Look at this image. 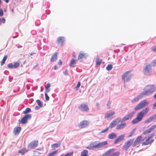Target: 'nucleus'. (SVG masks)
I'll return each instance as SVG.
<instances>
[{"mask_svg": "<svg viewBox=\"0 0 156 156\" xmlns=\"http://www.w3.org/2000/svg\"><path fill=\"white\" fill-rule=\"evenodd\" d=\"M108 138L110 139L115 138L117 137L116 134L114 133H112L108 135Z\"/></svg>", "mask_w": 156, "mask_h": 156, "instance_id": "obj_23", "label": "nucleus"}, {"mask_svg": "<svg viewBox=\"0 0 156 156\" xmlns=\"http://www.w3.org/2000/svg\"><path fill=\"white\" fill-rule=\"evenodd\" d=\"M31 111V109L29 108H27L23 112L24 114H26L27 113L30 112Z\"/></svg>", "mask_w": 156, "mask_h": 156, "instance_id": "obj_30", "label": "nucleus"}, {"mask_svg": "<svg viewBox=\"0 0 156 156\" xmlns=\"http://www.w3.org/2000/svg\"><path fill=\"white\" fill-rule=\"evenodd\" d=\"M21 128L20 127H15L13 130V133L15 135H18L20 132Z\"/></svg>", "mask_w": 156, "mask_h": 156, "instance_id": "obj_20", "label": "nucleus"}, {"mask_svg": "<svg viewBox=\"0 0 156 156\" xmlns=\"http://www.w3.org/2000/svg\"><path fill=\"white\" fill-rule=\"evenodd\" d=\"M38 141H34L30 142L28 145L29 148H34L36 147L38 145Z\"/></svg>", "mask_w": 156, "mask_h": 156, "instance_id": "obj_12", "label": "nucleus"}, {"mask_svg": "<svg viewBox=\"0 0 156 156\" xmlns=\"http://www.w3.org/2000/svg\"><path fill=\"white\" fill-rule=\"evenodd\" d=\"M154 140H151L150 141V143H152V142H153Z\"/></svg>", "mask_w": 156, "mask_h": 156, "instance_id": "obj_62", "label": "nucleus"}, {"mask_svg": "<svg viewBox=\"0 0 156 156\" xmlns=\"http://www.w3.org/2000/svg\"><path fill=\"white\" fill-rule=\"evenodd\" d=\"M31 117L30 114H27L25 115L21 119V122L22 124L25 123L27 120L28 119H30Z\"/></svg>", "mask_w": 156, "mask_h": 156, "instance_id": "obj_14", "label": "nucleus"}, {"mask_svg": "<svg viewBox=\"0 0 156 156\" xmlns=\"http://www.w3.org/2000/svg\"><path fill=\"white\" fill-rule=\"evenodd\" d=\"M130 71H128L125 72L122 76V79L123 80L124 83L129 81L131 78L132 75L130 74Z\"/></svg>", "mask_w": 156, "mask_h": 156, "instance_id": "obj_5", "label": "nucleus"}, {"mask_svg": "<svg viewBox=\"0 0 156 156\" xmlns=\"http://www.w3.org/2000/svg\"><path fill=\"white\" fill-rule=\"evenodd\" d=\"M73 56L74 57H76V56L75 55V53L74 52L73 53Z\"/></svg>", "mask_w": 156, "mask_h": 156, "instance_id": "obj_59", "label": "nucleus"}, {"mask_svg": "<svg viewBox=\"0 0 156 156\" xmlns=\"http://www.w3.org/2000/svg\"><path fill=\"white\" fill-rule=\"evenodd\" d=\"M64 40V38L63 37H59L58 38V41L59 43L62 42Z\"/></svg>", "mask_w": 156, "mask_h": 156, "instance_id": "obj_34", "label": "nucleus"}, {"mask_svg": "<svg viewBox=\"0 0 156 156\" xmlns=\"http://www.w3.org/2000/svg\"><path fill=\"white\" fill-rule=\"evenodd\" d=\"M109 129V128H108V127L106 129H105L104 130L101 131L100 132V133H105V132L107 131Z\"/></svg>", "mask_w": 156, "mask_h": 156, "instance_id": "obj_46", "label": "nucleus"}, {"mask_svg": "<svg viewBox=\"0 0 156 156\" xmlns=\"http://www.w3.org/2000/svg\"><path fill=\"white\" fill-rule=\"evenodd\" d=\"M156 126L155 125H153L151 127L145 130L143 134L146 135L152 131L155 128Z\"/></svg>", "mask_w": 156, "mask_h": 156, "instance_id": "obj_15", "label": "nucleus"}, {"mask_svg": "<svg viewBox=\"0 0 156 156\" xmlns=\"http://www.w3.org/2000/svg\"><path fill=\"white\" fill-rule=\"evenodd\" d=\"M135 113V112H133L129 113L128 115L124 116L122 119V121H125L128 120L129 119L132 118L133 117Z\"/></svg>", "mask_w": 156, "mask_h": 156, "instance_id": "obj_11", "label": "nucleus"}, {"mask_svg": "<svg viewBox=\"0 0 156 156\" xmlns=\"http://www.w3.org/2000/svg\"><path fill=\"white\" fill-rule=\"evenodd\" d=\"M152 51L154 52H156V46L152 48Z\"/></svg>", "mask_w": 156, "mask_h": 156, "instance_id": "obj_52", "label": "nucleus"}, {"mask_svg": "<svg viewBox=\"0 0 156 156\" xmlns=\"http://www.w3.org/2000/svg\"><path fill=\"white\" fill-rule=\"evenodd\" d=\"M45 100L46 101H48L49 100V97L47 93H45Z\"/></svg>", "mask_w": 156, "mask_h": 156, "instance_id": "obj_41", "label": "nucleus"}, {"mask_svg": "<svg viewBox=\"0 0 156 156\" xmlns=\"http://www.w3.org/2000/svg\"><path fill=\"white\" fill-rule=\"evenodd\" d=\"M154 98L156 99V93L154 94Z\"/></svg>", "mask_w": 156, "mask_h": 156, "instance_id": "obj_64", "label": "nucleus"}, {"mask_svg": "<svg viewBox=\"0 0 156 156\" xmlns=\"http://www.w3.org/2000/svg\"><path fill=\"white\" fill-rule=\"evenodd\" d=\"M107 108L108 109H109L111 108V102L109 101H108L107 104Z\"/></svg>", "mask_w": 156, "mask_h": 156, "instance_id": "obj_40", "label": "nucleus"}, {"mask_svg": "<svg viewBox=\"0 0 156 156\" xmlns=\"http://www.w3.org/2000/svg\"><path fill=\"white\" fill-rule=\"evenodd\" d=\"M1 21L3 23H5V19L4 18L1 19Z\"/></svg>", "mask_w": 156, "mask_h": 156, "instance_id": "obj_53", "label": "nucleus"}, {"mask_svg": "<svg viewBox=\"0 0 156 156\" xmlns=\"http://www.w3.org/2000/svg\"><path fill=\"white\" fill-rule=\"evenodd\" d=\"M142 138V137L141 136H138L134 141V144L133 145V147H135L141 141Z\"/></svg>", "mask_w": 156, "mask_h": 156, "instance_id": "obj_19", "label": "nucleus"}, {"mask_svg": "<svg viewBox=\"0 0 156 156\" xmlns=\"http://www.w3.org/2000/svg\"><path fill=\"white\" fill-rule=\"evenodd\" d=\"M60 145V144L56 143L52 144L51 146V148L52 149L54 150L55 148L58 147Z\"/></svg>", "mask_w": 156, "mask_h": 156, "instance_id": "obj_28", "label": "nucleus"}, {"mask_svg": "<svg viewBox=\"0 0 156 156\" xmlns=\"http://www.w3.org/2000/svg\"><path fill=\"white\" fill-rule=\"evenodd\" d=\"M156 118V114L152 115L149 117L144 122L145 124H147L149 122H152L154 119Z\"/></svg>", "mask_w": 156, "mask_h": 156, "instance_id": "obj_17", "label": "nucleus"}, {"mask_svg": "<svg viewBox=\"0 0 156 156\" xmlns=\"http://www.w3.org/2000/svg\"><path fill=\"white\" fill-rule=\"evenodd\" d=\"M151 65L147 64L146 65L143 69V72L146 75H149L150 74L151 72Z\"/></svg>", "mask_w": 156, "mask_h": 156, "instance_id": "obj_6", "label": "nucleus"}, {"mask_svg": "<svg viewBox=\"0 0 156 156\" xmlns=\"http://www.w3.org/2000/svg\"><path fill=\"white\" fill-rule=\"evenodd\" d=\"M85 54L80 52L79 54L78 59H79L83 58V56L85 55Z\"/></svg>", "mask_w": 156, "mask_h": 156, "instance_id": "obj_32", "label": "nucleus"}, {"mask_svg": "<svg viewBox=\"0 0 156 156\" xmlns=\"http://www.w3.org/2000/svg\"><path fill=\"white\" fill-rule=\"evenodd\" d=\"M125 137V136L124 134L121 135L119 136L115 141L114 143L115 144H117L118 143L123 140Z\"/></svg>", "mask_w": 156, "mask_h": 156, "instance_id": "obj_16", "label": "nucleus"}, {"mask_svg": "<svg viewBox=\"0 0 156 156\" xmlns=\"http://www.w3.org/2000/svg\"><path fill=\"white\" fill-rule=\"evenodd\" d=\"M5 1L6 3H8L9 1V0H5Z\"/></svg>", "mask_w": 156, "mask_h": 156, "instance_id": "obj_63", "label": "nucleus"}, {"mask_svg": "<svg viewBox=\"0 0 156 156\" xmlns=\"http://www.w3.org/2000/svg\"><path fill=\"white\" fill-rule=\"evenodd\" d=\"M96 64L99 66L102 62V60L101 59H99L98 57L97 56L96 58Z\"/></svg>", "mask_w": 156, "mask_h": 156, "instance_id": "obj_25", "label": "nucleus"}, {"mask_svg": "<svg viewBox=\"0 0 156 156\" xmlns=\"http://www.w3.org/2000/svg\"><path fill=\"white\" fill-rule=\"evenodd\" d=\"M73 154V152H70L66 154L64 156H70Z\"/></svg>", "mask_w": 156, "mask_h": 156, "instance_id": "obj_48", "label": "nucleus"}, {"mask_svg": "<svg viewBox=\"0 0 156 156\" xmlns=\"http://www.w3.org/2000/svg\"><path fill=\"white\" fill-rule=\"evenodd\" d=\"M81 85V83L80 82H79L78 83V84L75 87V88L76 89V90H78L79 88L80 87Z\"/></svg>", "mask_w": 156, "mask_h": 156, "instance_id": "obj_38", "label": "nucleus"}, {"mask_svg": "<svg viewBox=\"0 0 156 156\" xmlns=\"http://www.w3.org/2000/svg\"><path fill=\"white\" fill-rule=\"evenodd\" d=\"M25 151L24 149H21L19 151V153H21L23 155L25 153Z\"/></svg>", "mask_w": 156, "mask_h": 156, "instance_id": "obj_44", "label": "nucleus"}, {"mask_svg": "<svg viewBox=\"0 0 156 156\" xmlns=\"http://www.w3.org/2000/svg\"><path fill=\"white\" fill-rule=\"evenodd\" d=\"M20 64L18 62L15 63L14 65H13V69H16L19 66Z\"/></svg>", "mask_w": 156, "mask_h": 156, "instance_id": "obj_37", "label": "nucleus"}, {"mask_svg": "<svg viewBox=\"0 0 156 156\" xmlns=\"http://www.w3.org/2000/svg\"><path fill=\"white\" fill-rule=\"evenodd\" d=\"M35 54V53H31L30 54V55H29V54H28V56H30V55H32L33 54Z\"/></svg>", "mask_w": 156, "mask_h": 156, "instance_id": "obj_58", "label": "nucleus"}, {"mask_svg": "<svg viewBox=\"0 0 156 156\" xmlns=\"http://www.w3.org/2000/svg\"><path fill=\"white\" fill-rule=\"evenodd\" d=\"M119 154V152H117L114 153L112 155V156H118Z\"/></svg>", "mask_w": 156, "mask_h": 156, "instance_id": "obj_47", "label": "nucleus"}, {"mask_svg": "<svg viewBox=\"0 0 156 156\" xmlns=\"http://www.w3.org/2000/svg\"><path fill=\"white\" fill-rule=\"evenodd\" d=\"M76 61L75 60L73 59H72L70 62V66H71L72 65L75 64L76 63Z\"/></svg>", "mask_w": 156, "mask_h": 156, "instance_id": "obj_39", "label": "nucleus"}, {"mask_svg": "<svg viewBox=\"0 0 156 156\" xmlns=\"http://www.w3.org/2000/svg\"><path fill=\"white\" fill-rule=\"evenodd\" d=\"M112 65L109 64H108L106 67V69L108 71L110 70L112 68Z\"/></svg>", "mask_w": 156, "mask_h": 156, "instance_id": "obj_33", "label": "nucleus"}, {"mask_svg": "<svg viewBox=\"0 0 156 156\" xmlns=\"http://www.w3.org/2000/svg\"><path fill=\"white\" fill-rule=\"evenodd\" d=\"M156 90L155 87L153 85H148L145 88V90L142 93L144 96L149 95L154 92Z\"/></svg>", "mask_w": 156, "mask_h": 156, "instance_id": "obj_3", "label": "nucleus"}, {"mask_svg": "<svg viewBox=\"0 0 156 156\" xmlns=\"http://www.w3.org/2000/svg\"><path fill=\"white\" fill-rule=\"evenodd\" d=\"M89 125V122L86 120L81 121L78 124V127L81 128H83L87 127Z\"/></svg>", "mask_w": 156, "mask_h": 156, "instance_id": "obj_10", "label": "nucleus"}, {"mask_svg": "<svg viewBox=\"0 0 156 156\" xmlns=\"http://www.w3.org/2000/svg\"><path fill=\"white\" fill-rule=\"evenodd\" d=\"M144 96V95L143 94H142V93H141L133 99L131 101L132 102V103H134L138 101Z\"/></svg>", "mask_w": 156, "mask_h": 156, "instance_id": "obj_18", "label": "nucleus"}, {"mask_svg": "<svg viewBox=\"0 0 156 156\" xmlns=\"http://www.w3.org/2000/svg\"><path fill=\"white\" fill-rule=\"evenodd\" d=\"M150 141L149 138H147L145 142H143L142 145H146L148 144H150Z\"/></svg>", "mask_w": 156, "mask_h": 156, "instance_id": "obj_31", "label": "nucleus"}, {"mask_svg": "<svg viewBox=\"0 0 156 156\" xmlns=\"http://www.w3.org/2000/svg\"><path fill=\"white\" fill-rule=\"evenodd\" d=\"M3 14V11L2 9H0V16H2Z\"/></svg>", "mask_w": 156, "mask_h": 156, "instance_id": "obj_49", "label": "nucleus"}, {"mask_svg": "<svg viewBox=\"0 0 156 156\" xmlns=\"http://www.w3.org/2000/svg\"><path fill=\"white\" fill-rule=\"evenodd\" d=\"M121 121V119L120 118H118L113 120L110 124L108 128H112L114 127L119 122Z\"/></svg>", "mask_w": 156, "mask_h": 156, "instance_id": "obj_8", "label": "nucleus"}, {"mask_svg": "<svg viewBox=\"0 0 156 156\" xmlns=\"http://www.w3.org/2000/svg\"><path fill=\"white\" fill-rule=\"evenodd\" d=\"M88 151L87 150H83L81 153V156H88Z\"/></svg>", "mask_w": 156, "mask_h": 156, "instance_id": "obj_24", "label": "nucleus"}, {"mask_svg": "<svg viewBox=\"0 0 156 156\" xmlns=\"http://www.w3.org/2000/svg\"><path fill=\"white\" fill-rule=\"evenodd\" d=\"M43 106L42 104L41 103V102L40 101V107H41Z\"/></svg>", "mask_w": 156, "mask_h": 156, "instance_id": "obj_57", "label": "nucleus"}, {"mask_svg": "<svg viewBox=\"0 0 156 156\" xmlns=\"http://www.w3.org/2000/svg\"><path fill=\"white\" fill-rule=\"evenodd\" d=\"M153 109H156V102L154 103L153 105Z\"/></svg>", "mask_w": 156, "mask_h": 156, "instance_id": "obj_51", "label": "nucleus"}, {"mask_svg": "<svg viewBox=\"0 0 156 156\" xmlns=\"http://www.w3.org/2000/svg\"><path fill=\"white\" fill-rule=\"evenodd\" d=\"M58 64H59L60 65H62V61H61V60H59V62H58Z\"/></svg>", "mask_w": 156, "mask_h": 156, "instance_id": "obj_56", "label": "nucleus"}, {"mask_svg": "<svg viewBox=\"0 0 156 156\" xmlns=\"http://www.w3.org/2000/svg\"><path fill=\"white\" fill-rule=\"evenodd\" d=\"M54 69L55 70H56L57 69V68L56 66H54Z\"/></svg>", "mask_w": 156, "mask_h": 156, "instance_id": "obj_60", "label": "nucleus"}, {"mask_svg": "<svg viewBox=\"0 0 156 156\" xmlns=\"http://www.w3.org/2000/svg\"><path fill=\"white\" fill-rule=\"evenodd\" d=\"M149 104V102L146 100H144L141 101L135 108V110L137 111L143 108Z\"/></svg>", "mask_w": 156, "mask_h": 156, "instance_id": "obj_4", "label": "nucleus"}, {"mask_svg": "<svg viewBox=\"0 0 156 156\" xmlns=\"http://www.w3.org/2000/svg\"><path fill=\"white\" fill-rule=\"evenodd\" d=\"M115 112L110 111L105 114V118L107 119H108L110 118H113L114 117L113 116L115 115Z\"/></svg>", "mask_w": 156, "mask_h": 156, "instance_id": "obj_9", "label": "nucleus"}, {"mask_svg": "<svg viewBox=\"0 0 156 156\" xmlns=\"http://www.w3.org/2000/svg\"><path fill=\"white\" fill-rule=\"evenodd\" d=\"M133 133H134L133 132H131L129 134L128 136V137H131L132 136V135H133Z\"/></svg>", "mask_w": 156, "mask_h": 156, "instance_id": "obj_50", "label": "nucleus"}, {"mask_svg": "<svg viewBox=\"0 0 156 156\" xmlns=\"http://www.w3.org/2000/svg\"><path fill=\"white\" fill-rule=\"evenodd\" d=\"M154 135V134H151V135L149 136H148V138H149V139L151 138L152 136H153Z\"/></svg>", "mask_w": 156, "mask_h": 156, "instance_id": "obj_54", "label": "nucleus"}, {"mask_svg": "<svg viewBox=\"0 0 156 156\" xmlns=\"http://www.w3.org/2000/svg\"><path fill=\"white\" fill-rule=\"evenodd\" d=\"M36 102L37 103L38 105H36L35 106L34 109L36 110H38L39 109V100H37L36 101Z\"/></svg>", "mask_w": 156, "mask_h": 156, "instance_id": "obj_35", "label": "nucleus"}, {"mask_svg": "<svg viewBox=\"0 0 156 156\" xmlns=\"http://www.w3.org/2000/svg\"><path fill=\"white\" fill-rule=\"evenodd\" d=\"M7 66L8 68L10 69H13V65L12 63H9L7 65Z\"/></svg>", "mask_w": 156, "mask_h": 156, "instance_id": "obj_42", "label": "nucleus"}, {"mask_svg": "<svg viewBox=\"0 0 156 156\" xmlns=\"http://www.w3.org/2000/svg\"><path fill=\"white\" fill-rule=\"evenodd\" d=\"M50 87V84L49 83L47 84L46 86L45 87V90L47 92H48L50 91L49 88Z\"/></svg>", "mask_w": 156, "mask_h": 156, "instance_id": "obj_29", "label": "nucleus"}, {"mask_svg": "<svg viewBox=\"0 0 156 156\" xmlns=\"http://www.w3.org/2000/svg\"><path fill=\"white\" fill-rule=\"evenodd\" d=\"M114 151H115V149H111L107 151H106L105 152V153H106V155L107 156H108V155H110L111 153L113 152Z\"/></svg>", "mask_w": 156, "mask_h": 156, "instance_id": "obj_27", "label": "nucleus"}, {"mask_svg": "<svg viewBox=\"0 0 156 156\" xmlns=\"http://www.w3.org/2000/svg\"><path fill=\"white\" fill-rule=\"evenodd\" d=\"M96 109L97 110H99L100 109L99 104L98 102H96Z\"/></svg>", "mask_w": 156, "mask_h": 156, "instance_id": "obj_43", "label": "nucleus"}, {"mask_svg": "<svg viewBox=\"0 0 156 156\" xmlns=\"http://www.w3.org/2000/svg\"><path fill=\"white\" fill-rule=\"evenodd\" d=\"M64 73L65 75H68V73L67 71L66 70V71L65 72H64Z\"/></svg>", "mask_w": 156, "mask_h": 156, "instance_id": "obj_55", "label": "nucleus"}, {"mask_svg": "<svg viewBox=\"0 0 156 156\" xmlns=\"http://www.w3.org/2000/svg\"><path fill=\"white\" fill-rule=\"evenodd\" d=\"M153 66H156V60H154L151 63V65Z\"/></svg>", "mask_w": 156, "mask_h": 156, "instance_id": "obj_45", "label": "nucleus"}, {"mask_svg": "<svg viewBox=\"0 0 156 156\" xmlns=\"http://www.w3.org/2000/svg\"><path fill=\"white\" fill-rule=\"evenodd\" d=\"M108 143L107 141L100 142L99 141H96L90 143L86 148L89 150H92L94 148H99L103 147L107 144Z\"/></svg>", "mask_w": 156, "mask_h": 156, "instance_id": "obj_1", "label": "nucleus"}, {"mask_svg": "<svg viewBox=\"0 0 156 156\" xmlns=\"http://www.w3.org/2000/svg\"><path fill=\"white\" fill-rule=\"evenodd\" d=\"M57 59V53L56 52L51 57L50 61L51 62H53L56 61Z\"/></svg>", "mask_w": 156, "mask_h": 156, "instance_id": "obj_22", "label": "nucleus"}, {"mask_svg": "<svg viewBox=\"0 0 156 156\" xmlns=\"http://www.w3.org/2000/svg\"><path fill=\"white\" fill-rule=\"evenodd\" d=\"M7 55H5L4 56V57H3V59L2 60L1 63V66H2L4 64L5 61L6 60V59H7Z\"/></svg>", "mask_w": 156, "mask_h": 156, "instance_id": "obj_26", "label": "nucleus"}, {"mask_svg": "<svg viewBox=\"0 0 156 156\" xmlns=\"http://www.w3.org/2000/svg\"><path fill=\"white\" fill-rule=\"evenodd\" d=\"M79 109L82 111H87L89 109L87 105L84 104H81L79 107Z\"/></svg>", "mask_w": 156, "mask_h": 156, "instance_id": "obj_13", "label": "nucleus"}, {"mask_svg": "<svg viewBox=\"0 0 156 156\" xmlns=\"http://www.w3.org/2000/svg\"><path fill=\"white\" fill-rule=\"evenodd\" d=\"M134 139H131L128 140L125 143L123 146V149L127 151L131 145Z\"/></svg>", "mask_w": 156, "mask_h": 156, "instance_id": "obj_7", "label": "nucleus"}, {"mask_svg": "<svg viewBox=\"0 0 156 156\" xmlns=\"http://www.w3.org/2000/svg\"><path fill=\"white\" fill-rule=\"evenodd\" d=\"M149 110V108L147 107L140 111L137 115L136 117L132 121V123L136 124L140 121L142 119L144 116L148 112Z\"/></svg>", "mask_w": 156, "mask_h": 156, "instance_id": "obj_2", "label": "nucleus"}, {"mask_svg": "<svg viewBox=\"0 0 156 156\" xmlns=\"http://www.w3.org/2000/svg\"><path fill=\"white\" fill-rule=\"evenodd\" d=\"M57 152V151H53L51 153L49 154L48 156H55V154Z\"/></svg>", "mask_w": 156, "mask_h": 156, "instance_id": "obj_36", "label": "nucleus"}, {"mask_svg": "<svg viewBox=\"0 0 156 156\" xmlns=\"http://www.w3.org/2000/svg\"><path fill=\"white\" fill-rule=\"evenodd\" d=\"M102 156H107V155H106V153H105L103 154L102 155Z\"/></svg>", "mask_w": 156, "mask_h": 156, "instance_id": "obj_61", "label": "nucleus"}, {"mask_svg": "<svg viewBox=\"0 0 156 156\" xmlns=\"http://www.w3.org/2000/svg\"><path fill=\"white\" fill-rule=\"evenodd\" d=\"M126 126V124L125 123H123L118 125L116 127V129H123Z\"/></svg>", "mask_w": 156, "mask_h": 156, "instance_id": "obj_21", "label": "nucleus"}]
</instances>
